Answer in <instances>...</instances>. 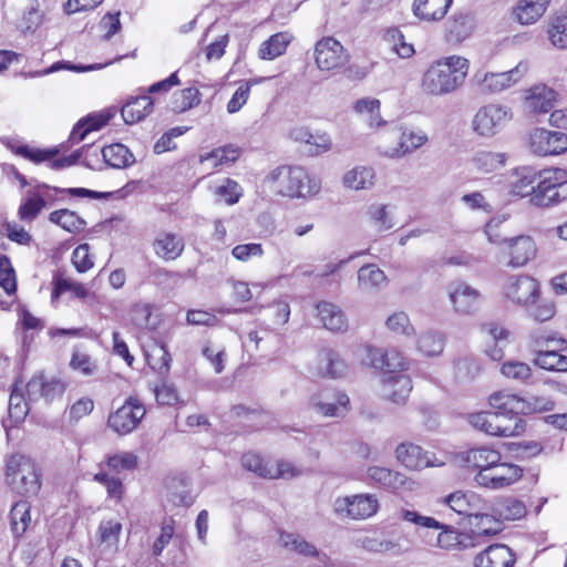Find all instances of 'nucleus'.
Returning <instances> with one entry per match:
<instances>
[{
    "instance_id": "nucleus-1",
    "label": "nucleus",
    "mask_w": 567,
    "mask_h": 567,
    "mask_svg": "<svg viewBox=\"0 0 567 567\" xmlns=\"http://www.w3.org/2000/svg\"><path fill=\"white\" fill-rule=\"evenodd\" d=\"M470 61L461 55L443 56L432 62L420 82L423 94L443 96L461 87L468 74Z\"/></svg>"
},
{
    "instance_id": "nucleus-2",
    "label": "nucleus",
    "mask_w": 567,
    "mask_h": 567,
    "mask_svg": "<svg viewBox=\"0 0 567 567\" xmlns=\"http://www.w3.org/2000/svg\"><path fill=\"white\" fill-rule=\"evenodd\" d=\"M427 141V134L420 128L389 124L378 133V150L389 158H402L425 145Z\"/></svg>"
},
{
    "instance_id": "nucleus-3",
    "label": "nucleus",
    "mask_w": 567,
    "mask_h": 567,
    "mask_svg": "<svg viewBox=\"0 0 567 567\" xmlns=\"http://www.w3.org/2000/svg\"><path fill=\"white\" fill-rule=\"evenodd\" d=\"M268 181L278 194L291 198L311 196L320 189V182L301 166H279L268 175Z\"/></svg>"
},
{
    "instance_id": "nucleus-4",
    "label": "nucleus",
    "mask_w": 567,
    "mask_h": 567,
    "mask_svg": "<svg viewBox=\"0 0 567 567\" xmlns=\"http://www.w3.org/2000/svg\"><path fill=\"white\" fill-rule=\"evenodd\" d=\"M493 411L470 413L467 422L474 429L491 436H518L525 430L522 417L514 415L509 410L492 408Z\"/></svg>"
},
{
    "instance_id": "nucleus-5",
    "label": "nucleus",
    "mask_w": 567,
    "mask_h": 567,
    "mask_svg": "<svg viewBox=\"0 0 567 567\" xmlns=\"http://www.w3.org/2000/svg\"><path fill=\"white\" fill-rule=\"evenodd\" d=\"M6 480L16 494L25 497L37 496L42 485L37 463L22 454H13L8 458Z\"/></svg>"
},
{
    "instance_id": "nucleus-6",
    "label": "nucleus",
    "mask_w": 567,
    "mask_h": 567,
    "mask_svg": "<svg viewBox=\"0 0 567 567\" xmlns=\"http://www.w3.org/2000/svg\"><path fill=\"white\" fill-rule=\"evenodd\" d=\"M513 120L512 109L499 103L481 106L472 118L473 132L483 138L499 134Z\"/></svg>"
},
{
    "instance_id": "nucleus-7",
    "label": "nucleus",
    "mask_w": 567,
    "mask_h": 567,
    "mask_svg": "<svg viewBox=\"0 0 567 567\" xmlns=\"http://www.w3.org/2000/svg\"><path fill=\"white\" fill-rule=\"evenodd\" d=\"M92 150L91 145H85L81 150L74 151L68 156H62L59 158H54L59 150L56 147L52 148H32L28 145H20L13 148V152L29 161L39 164L42 162H49V166L52 169H61L64 167L72 166L76 164L81 158L82 163L90 168H95L94 164L90 159L89 152Z\"/></svg>"
},
{
    "instance_id": "nucleus-8",
    "label": "nucleus",
    "mask_w": 567,
    "mask_h": 567,
    "mask_svg": "<svg viewBox=\"0 0 567 567\" xmlns=\"http://www.w3.org/2000/svg\"><path fill=\"white\" fill-rule=\"evenodd\" d=\"M488 403L492 408L509 410L514 415L547 412L554 409V401L548 396L532 395L522 398L508 392H495L489 395Z\"/></svg>"
},
{
    "instance_id": "nucleus-9",
    "label": "nucleus",
    "mask_w": 567,
    "mask_h": 567,
    "mask_svg": "<svg viewBox=\"0 0 567 567\" xmlns=\"http://www.w3.org/2000/svg\"><path fill=\"white\" fill-rule=\"evenodd\" d=\"M378 509L379 501L373 494L342 496L333 502V512L340 518L368 519L375 515Z\"/></svg>"
},
{
    "instance_id": "nucleus-10",
    "label": "nucleus",
    "mask_w": 567,
    "mask_h": 567,
    "mask_svg": "<svg viewBox=\"0 0 567 567\" xmlns=\"http://www.w3.org/2000/svg\"><path fill=\"white\" fill-rule=\"evenodd\" d=\"M358 355L363 364L382 370V375L401 373L408 365L406 359L395 349L383 350L364 346L360 348Z\"/></svg>"
},
{
    "instance_id": "nucleus-11",
    "label": "nucleus",
    "mask_w": 567,
    "mask_h": 567,
    "mask_svg": "<svg viewBox=\"0 0 567 567\" xmlns=\"http://www.w3.org/2000/svg\"><path fill=\"white\" fill-rule=\"evenodd\" d=\"M522 476L523 468L520 466L498 460L485 473H482L480 477H474V482L481 487L496 491L515 484Z\"/></svg>"
},
{
    "instance_id": "nucleus-12",
    "label": "nucleus",
    "mask_w": 567,
    "mask_h": 567,
    "mask_svg": "<svg viewBox=\"0 0 567 567\" xmlns=\"http://www.w3.org/2000/svg\"><path fill=\"white\" fill-rule=\"evenodd\" d=\"M528 71L527 62H519L514 69L505 72H477L474 76L480 90L484 93H499L519 82Z\"/></svg>"
},
{
    "instance_id": "nucleus-13",
    "label": "nucleus",
    "mask_w": 567,
    "mask_h": 567,
    "mask_svg": "<svg viewBox=\"0 0 567 567\" xmlns=\"http://www.w3.org/2000/svg\"><path fill=\"white\" fill-rule=\"evenodd\" d=\"M313 54L316 64L321 71L341 69L349 61L347 50L332 37H323L317 41Z\"/></svg>"
},
{
    "instance_id": "nucleus-14",
    "label": "nucleus",
    "mask_w": 567,
    "mask_h": 567,
    "mask_svg": "<svg viewBox=\"0 0 567 567\" xmlns=\"http://www.w3.org/2000/svg\"><path fill=\"white\" fill-rule=\"evenodd\" d=\"M447 297L453 311L460 316L474 315L482 302V293L465 281H452L447 286Z\"/></svg>"
},
{
    "instance_id": "nucleus-15",
    "label": "nucleus",
    "mask_w": 567,
    "mask_h": 567,
    "mask_svg": "<svg viewBox=\"0 0 567 567\" xmlns=\"http://www.w3.org/2000/svg\"><path fill=\"white\" fill-rule=\"evenodd\" d=\"M144 405L135 398H128L122 406L111 413L107 425L120 435L134 431L145 415Z\"/></svg>"
},
{
    "instance_id": "nucleus-16",
    "label": "nucleus",
    "mask_w": 567,
    "mask_h": 567,
    "mask_svg": "<svg viewBox=\"0 0 567 567\" xmlns=\"http://www.w3.org/2000/svg\"><path fill=\"white\" fill-rule=\"evenodd\" d=\"M498 460H502V454L489 446L472 447L455 455L457 465L466 471L475 472L474 477H480Z\"/></svg>"
},
{
    "instance_id": "nucleus-17",
    "label": "nucleus",
    "mask_w": 567,
    "mask_h": 567,
    "mask_svg": "<svg viewBox=\"0 0 567 567\" xmlns=\"http://www.w3.org/2000/svg\"><path fill=\"white\" fill-rule=\"evenodd\" d=\"M310 406L327 417H343L350 410V399L341 391L323 390L310 398Z\"/></svg>"
},
{
    "instance_id": "nucleus-18",
    "label": "nucleus",
    "mask_w": 567,
    "mask_h": 567,
    "mask_svg": "<svg viewBox=\"0 0 567 567\" xmlns=\"http://www.w3.org/2000/svg\"><path fill=\"white\" fill-rule=\"evenodd\" d=\"M529 148L539 156L561 154L567 151V134L536 128L529 135Z\"/></svg>"
},
{
    "instance_id": "nucleus-19",
    "label": "nucleus",
    "mask_w": 567,
    "mask_h": 567,
    "mask_svg": "<svg viewBox=\"0 0 567 567\" xmlns=\"http://www.w3.org/2000/svg\"><path fill=\"white\" fill-rule=\"evenodd\" d=\"M52 186L44 183H35L33 187L28 189L18 208L19 219L25 223L33 221L47 206V203L53 199L50 194Z\"/></svg>"
},
{
    "instance_id": "nucleus-20",
    "label": "nucleus",
    "mask_w": 567,
    "mask_h": 567,
    "mask_svg": "<svg viewBox=\"0 0 567 567\" xmlns=\"http://www.w3.org/2000/svg\"><path fill=\"white\" fill-rule=\"evenodd\" d=\"M533 347L537 351L535 364L548 371L567 372V355L558 353L556 350H544L543 347L549 342L556 341L550 334L533 333Z\"/></svg>"
},
{
    "instance_id": "nucleus-21",
    "label": "nucleus",
    "mask_w": 567,
    "mask_h": 567,
    "mask_svg": "<svg viewBox=\"0 0 567 567\" xmlns=\"http://www.w3.org/2000/svg\"><path fill=\"white\" fill-rule=\"evenodd\" d=\"M395 455L398 461L409 470L421 471L432 466H443L445 463L439 461L433 454L424 452L422 447L412 443H401Z\"/></svg>"
},
{
    "instance_id": "nucleus-22",
    "label": "nucleus",
    "mask_w": 567,
    "mask_h": 567,
    "mask_svg": "<svg viewBox=\"0 0 567 567\" xmlns=\"http://www.w3.org/2000/svg\"><path fill=\"white\" fill-rule=\"evenodd\" d=\"M505 295L513 302L527 307L538 298L539 285L529 276L511 277L505 286Z\"/></svg>"
},
{
    "instance_id": "nucleus-23",
    "label": "nucleus",
    "mask_w": 567,
    "mask_h": 567,
    "mask_svg": "<svg viewBox=\"0 0 567 567\" xmlns=\"http://www.w3.org/2000/svg\"><path fill=\"white\" fill-rule=\"evenodd\" d=\"M443 503L453 512L468 518H471L473 514L478 513V511L491 508L480 494L472 491H456L451 493L443 498Z\"/></svg>"
},
{
    "instance_id": "nucleus-24",
    "label": "nucleus",
    "mask_w": 567,
    "mask_h": 567,
    "mask_svg": "<svg viewBox=\"0 0 567 567\" xmlns=\"http://www.w3.org/2000/svg\"><path fill=\"white\" fill-rule=\"evenodd\" d=\"M367 480L370 485L389 492L408 489L411 485L404 474L383 466H369L367 468Z\"/></svg>"
},
{
    "instance_id": "nucleus-25",
    "label": "nucleus",
    "mask_w": 567,
    "mask_h": 567,
    "mask_svg": "<svg viewBox=\"0 0 567 567\" xmlns=\"http://www.w3.org/2000/svg\"><path fill=\"white\" fill-rule=\"evenodd\" d=\"M279 540L286 549L307 558H315L319 564L328 566L330 560L329 556L326 553L320 551L315 544L308 542L301 535L281 532Z\"/></svg>"
},
{
    "instance_id": "nucleus-26",
    "label": "nucleus",
    "mask_w": 567,
    "mask_h": 567,
    "mask_svg": "<svg viewBox=\"0 0 567 567\" xmlns=\"http://www.w3.org/2000/svg\"><path fill=\"white\" fill-rule=\"evenodd\" d=\"M516 561L513 550L504 544H494L474 558L475 567H513Z\"/></svg>"
},
{
    "instance_id": "nucleus-27",
    "label": "nucleus",
    "mask_w": 567,
    "mask_h": 567,
    "mask_svg": "<svg viewBox=\"0 0 567 567\" xmlns=\"http://www.w3.org/2000/svg\"><path fill=\"white\" fill-rule=\"evenodd\" d=\"M412 391V381L409 375L403 373L382 375V395L396 404L406 401Z\"/></svg>"
},
{
    "instance_id": "nucleus-28",
    "label": "nucleus",
    "mask_w": 567,
    "mask_h": 567,
    "mask_svg": "<svg viewBox=\"0 0 567 567\" xmlns=\"http://www.w3.org/2000/svg\"><path fill=\"white\" fill-rule=\"evenodd\" d=\"M536 171L530 166H522L513 169L507 177L509 194L518 197L533 196L536 189Z\"/></svg>"
},
{
    "instance_id": "nucleus-29",
    "label": "nucleus",
    "mask_w": 567,
    "mask_h": 567,
    "mask_svg": "<svg viewBox=\"0 0 567 567\" xmlns=\"http://www.w3.org/2000/svg\"><path fill=\"white\" fill-rule=\"evenodd\" d=\"M509 254V267H523L536 255V245L529 236H517L505 240Z\"/></svg>"
},
{
    "instance_id": "nucleus-30",
    "label": "nucleus",
    "mask_w": 567,
    "mask_h": 567,
    "mask_svg": "<svg viewBox=\"0 0 567 567\" xmlns=\"http://www.w3.org/2000/svg\"><path fill=\"white\" fill-rule=\"evenodd\" d=\"M549 3L550 0H517L512 13L519 24L530 25L544 16Z\"/></svg>"
},
{
    "instance_id": "nucleus-31",
    "label": "nucleus",
    "mask_w": 567,
    "mask_h": 567,
    "mask_svg": "<svg viewBox=\"0 0 567 567\" xmlns=\"http://www.w3.org/2000/svg\"><path fill=\"white\" fill-rule=\"evenodd\" d=\"M154 100L143 93L137 96H130L121 109V114L126 124H135L144 120L153 112Z\"/></svg>"
},
{
    "instance_id": "nucleus-32",
    "label": "nucleus",
    "mask_w": 567,
    "mask_h": 567,
    "mask_svg": "<svg viewBox=\"0 0 567 567\" xmlns=\"http://www.w3.org/2000/svg\"><path fill=\"white\" fill-rule=\"evenodd\" d=\"M114 116V111L105 110L99 114H90L80 120L73 127L70 134V142L72 144L80 143L93 131H99L106 125Z\"/></svg>"
},
{
    "instance_id": "nucleus-33",
    "label": "nucleus",
    "mask_w": 567,
    "mask_h": 567,
    "mask_svg": "<svg viewBox=\"0 0 567 567\" xmlns=\"http://www.w3.org/2000/svg\"><path fill=\"white\" fill-rule=\"evenodd\" d=\"M381 102L374 97H363L355 101L353 111L364 117L368 126L377 131H383L389 126V123L381 116Z\"/></svg>"
},
{
    "instance_id": "nucleus-34",
    "label": "nucleus",
    "mask_w": 567,
    "mask_h": 567,
    "mask_svg": "<svg viewBox=\"0 0 567 567\" xmlns=\"http://www.w3.org/2000/svg\"><path fill=\"white\" fill-rule=\"evenodd\" d=\"M184 247L183 238L173 233H158L153 241L155 255L164 260L177 259L184 251Z\"/></svg>"
},
{
    "instance_id": "nucleus-35",
    "label": "nucleus",
    "mask_w": 567,
    "mask_h": 567,
    "mask_svg": "<svg viewBox=\"0 0 567 567\" xmlns=\"http://www.w3.org/2000/svg\"><path fill=\"white\" fill-rule=\"evenodd\" d=\"M317 316L322 326L332 332H344L348 320L341 308L332 302L321 301L317 305Z\"/></svg>"
},
{
    "instance_id": "nucleus-36",
    "label": "nucleus",
    "mask_w": 567,
    "mask_h": 567,
    "mask_svg": "<svg viewBox=\"0 0 567 567\" xmlns=\"http://www.w3.org/2000/svg\"><path fill=\"white\" fill-rule=\"evenodd\" d=\"M103 161L112 168L123 169L135 163L134 154L121 143H114L100 150ZM93 155L97 157L99 150H93Z\"/></svg>"
},
{
    "instance_id": "nucleus-37",
    "label": "nucleus",
    "mask_w": 567,
    "mask_h": 567,
    "mask_svg": "<svg viewBox=\"0 0 567 567\" xmlns=\"http://www.w3.org/2000/svg\"><path fill=\"white\" fill-rule=\"evenodd\" d=\"M439 534L433 544V547L452 551L463 550L468 547V536L465 533H461L452 525L442 523V527L437 528Z\"/></svg>"
},
{
    "instance_id": "nucleus-38",
    "label": "nucleus",
    "mask_w": 567,
    "mask_h": 567,
    "mask_svg": "<svg viewBox=\"0 0 567 567\" xmlns=\"http://www.w3.org/2000/svg\"><path fill=\"white\" fill-rule=\"evenodd\" d=\"M550 173L551 169H547L539 174V182L530 197V202L536 206L548 207L559 203L555 177Z\"/></svg>"
},
{
    "instance_id": "nucleus-39",
    "label": "nucleus",
    "mask_w": 567,
    "mask_h": 567,
    "mask_svg": "<svg viewBox=\"0 0 567 567\" xmlns=\"http://www.w3.org/2000/svg\"><path fill=\"white\" fill-rule=\"evenodd\" d=\"M556 102V92L546 85H536L530 89L525 99L526 107L534 113L549 112Z\"/></svg>"
},
{
    "instance_id": "nucleus-40",
    "label": "nucleus",
    "mask_w": 567,
    "mask_h": 567,
    "mask_svg": "<svg viewBox=\"0 0 567 567\" xmlns=\"http://www.w3.org/2000/svg\"><path fill=\"white\" fill-rule=\"evenodd\" d=\"M453 0H414L413 13L424 21H436L445 17Z\"/></svg>"
},
{
    "instance_id": "nucleus-41",
    "label": "nucleus",
    "mask_w": 567,
    "mask_h": 567,
    "mask_svg": "<svg viewBox=\"0 0 567 567\" xmlns=\"http://www.w3.org/2000/svg\"><path fill=\"white\" fill-rule=\"evenodd\" d=\"M386 281L385 274L373 264L364 265L358 270V287L363 292H378Z\"/></svg>"
},
{
    "instance_id": "nucleus-42",
    "label": "nucleus",
    "mask_w": 567,
    "mask_h": 567,
    "mask_svg": "<svg viewBox=\"0 0 567 567\" xmlns=\"http://www.w3.org/2000/svg\"><path fill=\"white\" fill-rule=\"evenodd\" d=\"M239 156L240 148L236 145L228 144L202 154L199 156V162L208 168H216L218 166H228L233 164Z\"/></svg>"
},
{
    "instance_id": "nucleus-43",
    "label": "nucleus",
    "mask_w": 567,
    "mask_h": 567,
    "mask_svg": "<svg viewBox=\"0 0 567 567\" xmlns=\"http://www.w3.org/2000/svg\"><path fill=\"white\" fill-rule=\"evenodd\" d=\"M473 18L468 14L460 13L451 17L446 23V41L450 43H461L473 32Z\"/></svg>"
},
{
    "instance_id": "nucleus-44",
    "label": "nucleus",
    "mask_w": 567,
    "mask_h": 567,
    "mask_svg": "<svg viewBox=\"0 0 567 567\" xmlns=\"http://www.w3.org/2000/svg\"><path fill=\"white\" fill-rule=\"evenodd\" d=\"M365 215L369 223L379 231H385L395 226L394 206L390 204H371Z\"/></svg>"
},
{
    "instance_id": "nucleus-45",
    "label": "nucleus",
    "mask_w": 567,
    "mask_h": 567,
    "mask_svg": "<svg viewBox=\"0 0 567 567\" xmlns=\"http://www.w3.org/2000/svg\"><path fill=\"white\" fill-rule=\"evenodd\" d=\"M507 154L492 151H477L471 158V165L480 173L488 174L505 166Z\"/></svg>"
},
{
    "instance_id": "nucleus-46",
    "label": "nucleus",
    "mask_w": 567,
    "mask_h": 567,
    "mask_svg": "<svg viewBox=\"0 0 567 567\" xmlns=\"http://www.w3.org/2000/svg\"><path fill=\"white\" fill-rule=\"evenodd\" d=\"M375 182V172L371 166H355L343 176V184L351 189H370Z\"/></svg>"
},
{
    "instance_id": "nucleus-47",
    "label": "nucleus",
    "mask_w": 567,
    "mask_h": 567,
    "mask_svg": "<svg viewBox=\"0 0 567 567\" xmlns=\"http://www.w3.org/2000/svg\"><path fill=\"white\" fill-rule=\"evenodd\" d=\"M292 39V34L287 31L272 34L260 45L258 51L259 58L262 60H274L282 55Z\"/></svg>"
},
{
    "instance_id": "nucleus-48",
    "label": "nucleus",
    "mask_w": 567,
    "mask_h": 567,
    "mask_svg": "<svg viewBox=\"0 0 567 567\" xmlns=\"http://www.w3.org/2000/svg\"><path fill=\"white\" fill-rule=\"evenodd\" d=\"M30 508V504L25 501H19L11 507L10 529L14 539H20L27 532L31 523Z\"/></svg>"
},
{
    "instance_id": "nucleus-49",
    "label": "nucleus",
    "mask_w": 567,
    "mask_h": 567,
    "mask_svg": "<svg viewBox=\"0 0 567 567\" xmlns=\"http://www.w3.org/2000/svg\"><path fill=\"white\" fill-rule=\"evenodd\" d=\"M416 347L423 355H441L445 348V337L434 330L424 331L417 337Z\"/></svg>"
},
{
    "instance_id": "nucleus-50",
    "label": "nucleus",
    "mask_w": 567,
    "mask_h": 567,
    "mask_svg": "<svg viewBox=\"0 0 567 567\" xmlns=\"http://www.w3.org/2000/svg\"><path fill=\"white\" fill-rule=\"evenodd\" d=\"M470 524L478 535H496L502 530L501 518L496 517L495 514H489L488 509H482L473 514Z\"/></svg>"
},
{
    "instance_id": "nucleus-51",
    "label": "nucleus",
    "mask_w": 567,
    "mask_h": 567,
    "mask_svg": "<svg viewBox=\"0 0 567 567\" xmlns=\"http://www.w3.org/2000/svg\"><path fill=\"white\" fill-rule=\"evenodd\" d=\"M49 220L71 234L81 233L86 223L76 213L69 209L54 210L49 215Z\"/></svg>"
},
{
    "instance_id": "nucleus-52",
    "label": "nucleus",
    "mask_w": 567,
    "mask_h": 567,
    "mask_svg": "<svg viewBox=\"0 0 567 567\" xmlns=\"http://www.w3.org/2000/svg\"><path fill=\"white\" fill-rule=\"evenodd\" d=\"M113 61H109L106 63H99V64H90V65H81V64H72L70 62L65 61H59L53 63L50 68L43 70V71H33L28 73H22L25 78H38L42 75H48L54 72H58L60 70H70L74 72H87V71H94V70H101L105 68L106 65L111 64Z\"/></svg>"
},
{
    "instance_id": "nucleus-53",
    "label": "nucleus",
    "mask_w": 567,
    "mask_h": 567,
    "mask_svg": "<svg viewBox=\"0 0 567 567\" xmlns=\"http://www.w3.org/2000/svg\"><path fill=\"white\" fill-rule=\"evenodd\" d=\"M202 94L196 87L181 90L173 95L172 105L175 112H185L198 105Z\"/></svg>"
},
{
    "instance_id": "nucleus-54",
    "label": "nucleus",
    "mask_w": 567,
    "mask_h": 567,
    "mask_svg": "<svg viewBox=\"0 0 567 567\" xmlns=\"http://www.w3.org/2000/svg\"><path fill=\"white\" fill-rule=\"evenodd\" d=\"M290 317V306L286 301L274 302L268 309L269 323L260 322V326L265 324V331H272L276 327L284 326L288 322Z\"/></svg>"
},
{
    "instance_id": "nucleus-55",
    "label": "nucleus",
    "mask_w": 567,
    "mask_h": 567,
    "mask_svg": "<svg viewBox=\"0 0 567 567\" xmlns=\"http://www.w3.org/2000/svg\"><path fill=\"white\" fill-rule=\"evenodd\" d=\"M28 412L29 403L20 392L19 384L16 383L9 399V416L13 422L19 423L24 420Z\"/></svg>"
},
{
    "instance_id": "nucleus-56",
    "label": "nucleus",
    "mask_w": 567,
    "mask_h": 567,
    "mask_svg": "<svg viewBox=\"0 0 567 567\" xmlns=\"http://www.w3.org/2000/svg\"><path fill=\"white\" fill-rule=\"evenodd\" d=\"M501 372L508 379L516 380L522 383H533L530 367L520 361H506L502 364Z\"/></svg>"
},
{
    "instance_id": "nucleus-57",
    "label": "nucleus",
    "mask_w": 567,
    "mask_h": 567,
    "mask_svg": "<svg viewBox=\"0 0 567 567\" xmlns=\"http://www.w3.org/2000/svg\"><path fill=\"white\" fill-rule=\"evenodd\" d=\"M321 363L324 364L326 372L331 378H341L347 371V364L338 352L331 349H324L320 353Z\"/></svg>"
},
{
    "instance_id": "nucleus-58",
    "label": "nucleus",
    "mask_w": 567,
    "mask_h": 567,
    "mask_svg": "<svg viewBox=\"0 0 567 567\" xmlns=\"http://www.w3.org/2000/svg\"><path fill=\"white\" fill-rule=\"evenodd\" d=\"M132 320L135 326L142 329L153 330L157 327L158 320L152 313V306L148 303H136L132 308Z\"/></svg>"
},
{
    "instance_id": "nucleus-59",
    "label": "nucleus",
    "mask_w": 567,
    "mask_h": 567,
    "mask_svg": "<svg viewBox=\"0 0 567 567\" xmlns=\"http://www.w3.org/2000/svg\"><path fill=\"white\" fill-rule=\"evenodd\" d=\"M551 44L558 49H567V12L556 16L548 31Z\"/></svg>"
},
{
    "instance_id": "nucleus-60",
    "label": "nucleus",
    "mask_w": 567,
    "mask_h": 567,
    "mask_svg": "<svg viewBox=\"0 0 567 567\" xmlns=\"http://www.w3.org/2000/svg\"><path fill=\"white\" fill-rule=\"evenodd\" d=\"M302 470L295 466L291 462L279 460V461H272L270 471L266 472V476H268L269 480L275 478H284L289 480L296 476L302 475Z\"/></svg>"
},
{
    "instance_id": "nucleus-61",
    "label": "nucleus",
    "mask_w": 567,
    "mask_h": 567,
    "mask_svg": "<svg viewBox=\"0 0 567 567\" xmlns=\"http://www.w3.org/2000/svg\"><path fill=\"white\" fill-rule=\"evenodd\" d=\"M0 287L9 297H12L17 290L14 270L9 258L4 255H0Z\"/></svg>"
},
{
    "instance_id": "nucleus-62",
    "label": "nucleus",
    "mask_w": 567,
    "mask_h": 567,
    "mask_svg": "<svg viewBox=\"0 0 567 567\" xmlns=\"http://www.w3.org/2000/svg\"><path fill=\"white\" fill-rule=\"evenodd\" d=\"M214 194L227 205H234L241 197L243 189L236 181L226 178L221 185L215 187Z\"/></svg>"
},
{
    "instance_id": "nucleus-63",
    "label": "nucleus",
    "mask_w": 567,
    "mask_h": 567,
    "mask_svg": "<svg viewBox=\"0 0 567 567\" xmlns=\"http://www.w3.org/2000/svg\"><path fill=\"white\" fill-rule=\"evenodd\" d=\"M386 40L393 43V50L402 59H409L414 55L415 50L412 43L405 41L401 30L396 28L389 29L385 33Z\"/></svg>"
},
{
    "instance_id": "nucleus-64",
    "label": "nucleus",
    "mask_w": 567,
    "mask_h": 567,
    "mask_svg": "<svg viewBox=\"0 0 567 567\" xmlns=\"http://www.w3.org/2000/svg\"><path fill=\"white\" fill-rule=\"evenodd\" d=\"M122 525L115 520H104L99 526L101 544L107 548H115Z\"/></svg>"
}]
</instances>
